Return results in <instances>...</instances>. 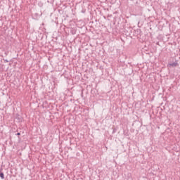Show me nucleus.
I'll return each mask as SVG.
<instances>
[{
    "instance_id": "f257e3e1",
    "label": "nucleus",
    "mask_w": 180,
    "mask_h": 180,
    "mask_svg": "<svg viewBox=\"0 0 180 180\" xmlns=\"http://www.w3.org/2000/svg\"><path fill=\"white\" fill-rule=\"evenodd\" d=\"M169 65L170 67H176V66H179V64H178V63L175 62V63H170Z\"/></svg>"
},
{
    "instance_id": "f03ea898",
    "label": "nucleus",
    "mask_w": 180,
    "mask_h": 180,
    "mask_svg": "<svg viewBox=\"0 0 180 180\" xmlns=\"http://www.w3.org/2000/svg\"><path fill=\"white\" fill-rule=\"evenodd\" d=\"M0 177H1L2 179H4V174L3 172H1V173H0Z\"/></svg>"
},
{
    "instance_id": "7ed1b4c3",
    "label": "nucleus",
    "mask_w": 180,
    "mask_h": 180,
    "mask_svg": "<svg viewBox=\"0 0 180 180\" xmlns=\"http://www.w3.org/2000/svg\"><path fill=\"white\" fill-rule=\"evenodd\" d=\"M16 135H17V136H20V133H17Z\"/></svg>"
},
{
    "instance_id": "20e7f679",
    "label": "nucleus",
    "mask_w": 180,
    "mask_h": 180,
    "mask_svg": "<svg viewBox=\"0 0 180 180\" xmlns=\"http://www.w3.org/2000/svg\"><path fill=\"white\" fill-rule=\"evenodd\" d=\"M4 62H5V63H8V61L7 60H5Z\"/></svg>"
}]
</instances>
